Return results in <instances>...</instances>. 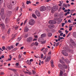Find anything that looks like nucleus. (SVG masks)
<instances>
[{"label": "nucleus", "instance_id": "f257e3e1", "mask_svg": "<svg viewBox=\"0 0 76 76\" xmlns=\"http://www.w3.org/2000/svg\"><path fill=\"white\" fill-rule=\"evenodd\" d=\"M35 23V21L34 20H30L28 22V24L30 25H33Z\"/></svg>", "mask_w": 76, "mask_h": 76}, {"label": "nucleus", "instance_id": "f03ea898", "mask_svg": "<svg viewBox=\"0 0 76 76\" xmlns=\"http://www.w3.org/2000/svg\"><path fill=\"white\" fill-rule=\"evenodd\" d=\"M33 40V37H29L27 39V41L28 42H30Z\"/></svg>", "mask_w": 76, "mask_h": 76}, {"label": "nucleus", "instance_id": "7ed1b4c3", "mask_svg": "<svg viewBox=\"0 0 76 76\" xmlns=\"http://www.w3.org/2000/svg\"><path fill=\"white\" fill-rule=\"evenodd\" d=\"M46 10V8L44 6H42L40 8V10L41 12L45 11Z\"/></svg>", "mask_w": 76, "mask_h": 76}, {"label": "nucleus", "instance_id": "20e7f679", "mask_svg": "<svg viewBox=\"0 0 76 76\" xmlns=\"http://www.w3.org/2000/svg\"><path fill=\"white\" fill-rule=\"evenodd\" d=\"M51 59V56H48V57H47L45 61V62H49Z\"/></svg>", "mask_w": 76, "mask_h": 76}, {"label": "nucleus", "instance_id": "39448f33", "mask_svg": "<svg viewBox=\"0 0 76 76\" xmlns=\"http://www.w3.org/2000/svg\"><path fill=\"white\" fill-rule=\"evenodd\" d=\"M12 14V12L10 11H7V13L6 15L7 16H10V15Z\"/></svg>", "mask_w": 76, "mask_h": 76}, {"label": "nucleus", "instance_id": "423d86ee", "mask_svg": "<svg viewBox=\"0 0 76 76\" xmlns=\"http://www.w3.org/2000/svg\"><path fill=\"white\" fill-rule=\"evenodd\" d=\"M62 53L65 56H68V53L66 52H65V51L64 50H62Z\"/></svg>", "mask_w": 76, "mask_h": 76}, {"label": "nucleus", "instance_id": "0eeeda50", "mask_svg": "<svg viewBox=\"0 0 76 76\" xmlns=\"http://www.w3.org/2000/svg\"><path fill=\"white\" fill-rule=\"evenodd\" d=\"M35 13L38 17H39L41 16V14L38 11H36L35 12Z\"/></svg>", "mask_w": 76, "mask_h": 76}, {"label": "nucleus", "instance_id": "6e6552de", "mask_svg": "<svg viewBox=\"0 0 76 76\" xmlns=\"http://www.w3.org/2000/svg\"><path fill=\"white\" fill-rule=\"evenodd\" d=\"M56 10V7H53L52 8L51 11V12L52 13H54L55 12V11Z\"/></svg>", "mask_w": 76, "mask_h": 76}, {"label": "nucleus", "instance_id": "1a4fd4ad", "mask_svg": "<svg viewBox=\"0 0 76 76\" xmlns=\"http://www.w3.org/2000/svg\"><path fill=\"white\" fill-rule=\"evenodd\" d=\"M70 41L71 43H72V44H73V45H74V46H76V43H75L74 42V41H73V40L72 39H70Z\"/></svg>", "mask_w": 76, "mask_h": 76}, {"label": "nucleus", "instance_id": "9d476101", "mask_svg": "<svg viewBox=\"0 0 76 76\" xmlns=\"http://www.w3.org/2000/svg\"><path fill=\"white\" fill-rule=\"evenodd\" d=\"M48 50V48H46L44 50H43V53H44V54H46V53H47V52Z\"/></svg>", "mask_w": 76, "mask_h": 76}, {"label": "nucleus", "instance_id": "9b49d317", "mask_svg": "<svg viewBox=\"0 0 76 76\" xmlns=\"http://www.w3.org/2000/svg\"><path fill=\"white\" fill-rule=\"evenodd\" d=\"M24 32H27L28 31H29V28L28 27H25L24 30Z\"/></svg>", "mask_w": 76, "mask_h": 76}, {"label": "nucleus", "instance_id": "f8f14e48", "mask_svg": "<svg viewBox=\"0 0 76 76\" xmlns=\"http://www.w3.org/2000/svg\"><path fill=\"white\" fill-rule=\"evenodd\" d=\"M1 14L3 15L4 13V8H2L1 10Z\"/></svg>", "mask_w": 76, "mask_h": 76}, {"label": "nucleus", "instance_id": "ddd939ff", "mask_svg": "<svg viewBox=\"0 0 76 76\" xmlns=\"http://www.w3.org/2000/svg\"><path fill=\"white\" fill-rule=\"evenodd\" d=\"M60 62L62 64H63V65H64V64H65V62H64L61 59H60L59 60Z\"/></svg>", "mask_w": 76, "mask_h": 76}, {"label": "nucleus", "instance_id": "4468645a", "mask_svg": "<svg viewBox=\"0 0 76 76\" xmlns=\"http://www.w3.org/2000/svg\"><path fill=\"white\" fill-rule=\"evenodd\" d=\"M26 63L28 64V65H31V62L30 61H29V60H27V61L26 62Z\"/></svg>", "mask_w": 76, "mask_h": 76}, {"label": "nucleus", "instance_id": "2eb2a0df", "mask_svg": "<svg viewBox=\"0 0 76 76\" xmlns=\"http://www.w3.org/2000/svg\"><path fill=\"white\" fill-rule=\"evenodd\" d=\"M63 74V72L61 70H60V72L59 73V76H62Z\"/></svg>", "mask_w": 76, "mask_h": 76}, {"label": "nucleus", "instance_id": "dca6fc26", "mask_svg": "<svg viewBox=\"0 0 76 76\" xmlns=\"http://www.w3.org/2000/svg\"><path fill=\"white\" fill-rule=\"evenodd\" d=\"M1 26V28L2 29H3V30H4V29L5 27L4 25L3 24H2L0 25Z\"/></svg>", "mask_w": 76, "mask_h": 76}, {"label": "nucleus", "instance_id": "f3484780", "mask_svg": "<svg viewBox=\"0 0 76 76\" xmlns=\"http://www.w3.org/2000/svg\"><path fill=\"white\" fill-rule=\"evenodd\" d=\"M47 35H48V37H50L52 36V34L51 33L48 32L47 34Z\"/></svg>", "mask_w": 76, "mask_h": 76}, {"label": "nucleus", "instance_id": "a211bd4d", "mask_svg": "<svg viewBox=\"0 0 76 76\" xmlns=\"http://www.w3.org/2000/svg\"><path fill=\"white\" fill-rule=\"evenodd\" d=\"M58 66L59 67V68H60V69H61L62 70H63V69L61 68V67H63V65L60 64H58Z\"/></svg>", "mask_w": 76, "mask_h": 76}, {"label": "nucleus", "instance_id": "6ab92c4d", "mask_svg": "<svg viewBox=\"0 0 76 76\" xmlns=\"http://www.w3.org/2000/svg\"><path fill=\"white\" fill-rule=\"evenodd\" d=\"M41 37L42 38H44L46 37V34H43L41 35Z\"/></svg>", "mask_w": 76, "mask_h": 76}, {"label": "nucleus", "instance_id": "aec40b11", "mask_svg": "<svg viewBox=\"0 0 76 76\" xmlns=\"http://www.w3.org/2000/svg\"><path fill=\"white\" fill-rule=\"evenodd\" d=\"M63 68L64 69H67V66L65 64L63 65Z\"/></svg>", "mask_w": 76, "mask_h": 76}, {"label": "nucleus", "instance_id": "412c9836", "mask_svg": "<svg viewBox=\"0 0 76 76\" xmlns=\"http://www.w3.org/2000/svg\"><path fill=\"white\" fill-rule=\"evenodd\" d=\"M32 16L35 19H37V16H36V15L34 14H32Z\"/></svg>", "mask_w": 76, "mask_h": 76}, {"label": "nucleus", "instance_id": "4be33fe9", "mask_svg": "<svg viewBox=\"0 0 76 76\" xmlns=\"http://www.w3.org/2000/svg\"><path fill=\"white\" fill-rule=\"evenodd\" d=\"M9 70H11V71H12L13 72H16V69H15L10 68L9 69Z\"/></svg>", "mask_w": 76, "mask_h": 76}, {"label": "nucleus", "instance_id": "5701e85b", "mask_svg": "<svg viewBox=\"0 0 76 76\" xmlns=\"http://www.w3.org/2000/svg\"><path fill=\"white\" fill-rule=\"evenodd\" d=\"M53 27V26L51 25H49L48 26V27L49 28H50V29H52Z\"/></svg>", "mask_w": 76, "mask_h": 76}, {"label": "nucleus", "instance_id": "b1692460", "mask_svg": "<svg viewBox=\"0 0 76 76\" xmlns=\"http://www.w3.org/2000/svg\"><path fill=\"white\" fill-rule=\"evenodd\" d=\"M47 9H48V10H50L51 9V7H50V6H47Z\"/></svg>", "mask_w": 76, "mask_h": 76}, {"label": "nucleus", "instance_id": "393cba45", "mask_svg": "<svg viewBox=\"0 0 76 76\" xmlns=\"http://www.w3.org/2000/svg\"><path fill=\"white\" fill-rule=\"evenodd\" d=\"M18 50V48H15L14 49H12V52L13 53V52H14V51H15L17 50Z\"/></svg>", "mask_w": 76, "mask_h": 76}, {"label": "nucleus", "instance_id": "a878e982", "mask_svg": "<svg viewBox=\"0 0 76 76\" xmlns=\"http://www.w3.org/2000/svg\"><path fill=\"white\" fill-rule=\"evenodd\" d=\"M64 61L66 63H67L69 61V60L67 59H64Z\"/></svg>", "mask_w": 76, "mask_h": 76}, {"label": "nucleus", "instance_id": "bb28decb", "mask_svg": "<svg viewBox=\"0 0 76 76\" xmlns=\"http://www.w3.org/2000/svg\"><path fill=\"white\" fill-rule=\"evenodd\" d=\"M38 42H36L34 43V45H36V46H38Z\"/></svg>", "mask_w": 76, "mask_h": 76}, {"label": "nucleus", "instance_id": "cd10ccee", "mask_svg": "<svg viewBox=\"0 0 76 76\" xmlns=\"http://www.w3.org/2000/svg\"><path fill=\"white\" fill-rule=\"evenodd\" d=\"M1 18L2 19H4V15H3V14H1Z\"/></svg>", "mask_w": 76, "mask_h": 76}, {"label": "nucleus", "instance_id": "c85d7f7f", "mask_svg": "<svg viewBox=\"0 0 76 76\" xmlns=\"http://www.w3.org/2000/svg\"><path fill=\"white\" fill-rule=\"evenodd\" d=\"M29 4L31 3V1H27L26 2L27 4H29Z\"/></svg>", "mask_w": 76, "mask_h": 76}, {"label": "nucleus", "instance_id": "c756f323", "mask_svg": "<svg viewBox=\"0 0 76 76\" xmlns=\"http://www.w3.org/2000/svg\"><path fill=\"white\" fill-rule=\"evenodd\" d=\"M72 35L75 37V38H76V33H74L72 34Z\"/></svg>", "mask_w": 76, "mask_h": 76}, {"label": "nucleus", "instance_id": "7c9ffc66", "mask_svg": "<svg viewBox=\"0 0 76 76\" xmlns=\"http://www.w3.org/2000/svg\"><path fill=\"white\" fill-rule=\"evenodd\" d=\"M56 23H57L56 21L52 20V24H56Z\"/></svg>", "mask_w": 76, "mask_h": 76}, {"label": "nucleus", "instance_id": "2f4dec72", "mask_svg": "<svg viewBox=\"0 0 76 76\" xmlns=\"http://www.w3.org/2000/svg\"><path fill=\"white\" fill-rule=\"evenodd\" d=\"M63 6H64V7H66V8H67V4H63Z\"/></svg>", "mask_w": 76, "mask_h": 76}, {"label": "nucleus", "instance_id": "473e14b6", "mask_svg": "<svg viewBox=\"0 0 76 76\" xmlns=\"http://www.w3.org/2000/svg\"><path fill=\"white\" fill-rule=\"evenodd\" d=\"M28 36V34H25L24 37L25 38H27Z\"/></svg>", "mask_w": 76, "mask_h": 76}, {"label": "nucleus", "instance_id": "72a5a7b5", "mask_svg": "<svg viewBox=\"0 0 76 76\" xmlns=\"http://www.w3.org/2000/svg\"><path fill=\"white\" fill-rule=\"evenodd\" d=\"M21 40V37H20L18 38L17 41H20Z\"/></svg>", "mask_w": 76, "mask_h": 76}, {"label": "nucleus", "instance_id": "f704fd0d", "mask_svg": "<svg viewBox=\"0 0 76 76\" xmlns=\"http://www.w3.org/2000/svg\"><path fill=\"white\" fill-rule=\"evenodd\" d=\"M5 21L6 23H8L9 21L8 20V18H6L5 19Z\"/></svg>", "mask_w": 76, "mask_h": 76}, {"label": "nucleus", "instance_id": "c9c22d12", "mask_svg": "<svg viewBox=\"0 0 76 76\" xmlns=\"http://www.w3.org/2000/svg\"><path fill=\"white\" fill-rule=\"evenodd\" d=\"M59 44H60V42H59L57 43L56 45V47H57V46L59 45Z\"/></svg>", "mask_w": 76, "mask_h": 76}, {"label": "nucleus", "instance_id": "e433bc0d", "mask_svg": "<svg viewBox=\"0 0 76 76\" xmlns=\"http://www.w3.org/2000/svg\"><path fill=\"white\" fill-rule=\"evenodd\" d=\"M57 13H55L54 15L55 18H57Z\"/></svg>", "mask_w": 76, "mask_h": 76}, {"label": "nucleus", "instance_id": "4c0bfd02", "mask_svg": "<svg viewBox=\"0 0 76 76\" xmlns=\"http://www.w3.org/2000/svg\"><path fill=\"white\" fill-rule=\"evenodd\" d=\"M59 3H60L61 4H62L63 3V1H59Z\"/></svg>", "mask_w": 76, "mask_h": 76}, {"label": "nucleus", "instance_id": "58836bf2", "mask_svg": "<svg viewBox=\"0 0 76 76\" xmlns=\"http://www.w3.org/2000/svg\"><path fill=\"white\" fill-rule=\"evenodd\" d=\"M32 72H33V75H34L35 74V73H36V72H35V71L34 70H32Z\"/></svg>", "mask_w": 76, "mask_h": 76}, {"label": "nucleus", "instance_id": "ea45409f", "mask_svg": "<svg viewBox=\"0 0 76 76\" xmlns=\"http://www.w3.org/2000/svg\"><path fill=\"white\" fill-rule=\"evenodd\" d=\"M45 42H46L45 40L43 41V42L42 41H41V43H42V44H45Z\"/></svg>", "mask_w": 76, "mask_h": 76}, {"label": "nucleus", "instance_id": "a19ab883", "mask_svg": "<svg viewBox=\"0 0 76 76\" xmlns=\"http://www.w3.org/2000/svg\"><path fill=\"white\" fill-rule=\"evenodd\" d=\"M49 23L50 24H52V20H50L49 22Z\"/></svg>", "mask_w": 76, "mask_h": 76}, {"label": "nucleus", "instance_id": "79ce46f5", "mask_svg": "<svg viewBox=\"0 0 76 76\" xmlns=\"http://www.w3.org/2000/svg\"><path fill=\"white\" fill-rule=\"evenodd\" d=\"M7 7L9 9H12V7L10 5H9V6H7Z\"/></svg>", "mask_w": 76, "mask_h": 76}, {"label": "nucleus", "instance_id": "37998d69", "mask_svg": "<svg viewBox=\"0 0 76 76\" xmlns=\"http://www.w3.org/2000/svg\"><path fill=\"white\" fill-rule=\"evenodd\" d=\"M10 29H9L8 30V31L7 32V33L8 34H10Z\"/></svg>", "mask_w": 76, "mask_h": 76}, {"label": "nucleus", "instance_id": "c03bdc74", "mask_svg": "<svg viewBox=\"0 0 76 76\" xmlns=\"http://www.w3.org/2000/svg\"><path fill=\"white\" fill-rule=\"evenodd\" d=\"M27 20L28 19H26V20L24 22V25H25V24H26V22H27Z\"/></svg>", "mask_w": 76, "mask_h": 76}, {"label": "nucleus", "instance_id": "a18cd8bd", "mask_svg": "<svg viewBox=\"0 0 76 76\" xmlns=\"http://www.w3.org/2000/svg\"><path fill=\"white\" fill-rule=\"evenodd\" d=\"M51 64H54V62H53V60H51L50 61Z\"/></svg>", "mask_w": 76, "mask_h": 76}, {"label": "nucleus", "instance_id": "49530a36", "mask_svg": "<svg viewBox=\"0 0 76 76\" xmlns=\"http://www.w3.org/2000/svg\"><path fill=\"white\" fill-rule=\"evenodd\" d=\"M65 24V23H61L62 27H63L64 26V25Z\"/></svg>", "mask_w": 76, "mask_h": 76}, {"label": "nucleus", "instance_id": "de8ad7c7", "mask_svg": "<svg viewBox=\"0 0 76 76\" xmlns=\"http://www.w3.org/2000/svg\"><path fill=\"white\" fill-rule=\"evenodd\" d=\"M21 57H22V56L20 55H19V56H18V58L19 59H20L21 58Z\"/></svg>", "mask_w": 76, "mask_h": 76}, {"label": "nucleus", "instance_id": "09e8293b", "mask_svg": "<svg viewBox=\"0 0 76 76\" xmlns=\"http://www.w3.org/2000/svg\"><path fill=\"white\" fill-rule=\"evenodd\" d=\"M7 49H8V50H11V48L10 46H8L7 47Z\"/></svg>", "mask_w": 76, "mask_h": 76}, {"label": "nucleus", "instance_id": "8fccbe9b", "mask_svg": "<svg viewBox=\"0 0 76 76\" xmlns=\"http://www.w3.org/2000/svg\"><path fill=\"white\" fill-rule=\"evenodd\" d=\"M70 34H71V32L69 33L68 35L66 37L67 38L68 37H69V36H70Z\"/></svg>", "mask_w": 76, "mask_h": 76}, {"label": "nucleus", "instance_id": "3c124183", "mask_svg": "<svg viewBox=\"0 0 76 76\" xmlns=\"http://www.w3.org/2000/svg\"><path fill=\"white\" fill-rule=\"evenodd\" d=\"M64 76H67V74L66 73H64Z\"/></svg>", "mask_w": 76, "mask_h": 76}, {"label": "nucleus", "instance_id": "603ef678", "mask_svg": "<svg viewBox=\"0 0 76 76\" xmlns=\"http://www.w3.org/2000/svg\"><path fill=\"white\" fill-rule=\"evenodd\" d=\"M3 3V1L2 0H0V5L1 4Z\"/></svg>", "mask_w": 76, "mask_h": 76}, {"label": "nucleus", "instance_id": "864d4df0", "mask_svg": "<svg viewBox=\"0 0 76 76\" xmlns=\"http://www.w3.org/2000/svg\"><path fill=\"white\" fill-rule=\"evenodd\" d=\"M41 58H43V57H44V55L42 54L41 55Z\"/></svg>", "mask_w": 76, "mask_h": 76}, {"label": "nucleus", "instance_id": "5fc2aeb1", "mask_svg": "<svg viewBox=\"0 0 76 76\" xmlns=\"http://www.w3.org/2000/svg\"><path fill=\"white\" fill-rule=\"evenodd\" d=\"M45 49V48H42L41 50V51H43V50Z\"/></svg>", "mask_w": 76, "mask_h": 76}, {"label": "nucleus", "instance_id": "6e6d98bb", "mask_svg": "<svg viewBox=\"0 0 76 76\" xmlns=\"http://www.w3.org/2000/svg\"><path fill=\"white\" fill-rule=\"evenodd\" d=\"M18 28V26H16L15 28V30H16V29H17Z\"/></svg>", "mask_w": 76, "mask_h": 76}, {"label": "nucleus", "instance_id": "4d7b16f0", "mask_svg": "<svg viewBox=\"0 0 76 76\" xmlns=\"http://www.w3.org/2000/svg\"><path fill=\"white\" fill-rule=\"evenodd\" d=\"M2 49L3 50H5V47H4V46H3L2 47Z\"/></svg>", "mask_w": 76, "mask_h": 76}, {"label": "nucleus", "instance_id": "13d9d810", "mask_svg": "<svg viewBox=\"0 0 76 76\" xmlns=\"http://www.w3.org/2000/svg\"><path fill=\"white\" fill-rule=\"evenodd\" d=\"M65 32H66V34H68V33L69 32V31H67V30H65Z\"/></svg>", "mask_w": 76, "mask_h": 76}, {"label": "nucleus", "instance_id": "bf43d9fd", "mask_svg": "<svg viewBox=\"0 0 76 76\" xmlns=\"http://www.w3.org/2000/svg\"><path fill=\"white\" fill-rule=\"evenodd\" d=\"M51 66L52 67H54V64H51Z\"/></svg>", "mask_w": 76, "mask_h": 76}, {"label": "nucleus", "instance_id": "052dcab7", "mask_svg": "<svg viewBox=\"0 0 76 76\" xmlns=\"http://www.w3.org/2000/svg\"><path fill=\"white\" fill-rule=\"evenodd\" d=\"M18 45H19V42L16 43L15 44V46H18Z\"/></svg>", "mask_w": 76, "mask_h": 76}, {"label": "nucleus", "instance_id": "680f3d73", "mask_svg": "<svg viewBox=\"0 0 76 76\" xmlns=\"http://www.w3.org/2000/svg\"><path fill=\"white\" fill-rule=\"evenodd\" d=\"M63 33H61V34H60V36H62V35H63Z\"/></svg>", "mask_w": 76, "mask_h": 76}, {"label": "nucleus", "instance_id": "e2e57ef3", "mask_svg": "<svg viewBox=\"0 0 76 76\" xmlns=\"http://www.w3.org/2000/svg\"><path fill=\"white\" fill-rule=\"evenodd\" d=\"M73 27V26H69V28H72Z\"/></svg>", "mask_w": 76, "mask_h": 76}, {"label": "nucleus", "instance_id": "0e129e2a", "mask_svg": "<svg viewBox=\"0 0 76 76\" xmlns=\"http://www.w3.org/2000/svg\"><path fill=\"white\" fill-rule=\"evenodd\" d=\"M16 66H19V63H17L16 64Z\"/></svg>", "mask_w": 76, "mask_h": 76}, {"label": "nucleus", "instance_id": "69168bd1", "mask_svg": "<svg viewBox=\"0 0 76 76\" xmlns=\"http://www.w3.org/2000/svg\"><path fill=\"white\" fill-rule=\"evenodd\" d=\"M41 60H39V65H41Z\"/></svg>", "mask_w": 76, "mask_h": 76}, {"label": "nucleus", "instance_id": "338daca9", "mask_svg": "<svg viewBox=\"0 0 76 76\" xmlns=\"http://www.w3.org/2000/svg\"><path fill=\"white\" fill-rule=\"evenodd\" d=\"M22 7H23V8H25V5L23 4L22 5Z\"/></svg>", "mask_w": 76, "mask_h": 76}, {"label": "nucleus", "instance_id": "774afa93", "mask_svg": "<svg viewBox=\"0 0 76 76\" xmlns=\"http://www.w3.org/2000/svg\"><path fill=\"white\" fill-rule=\"evenodd\" d=\"M30 62L33 61V59H31L30 60Z\"/></svg>", "mask_w": 76, "mask_h": 76}]
</instances>
